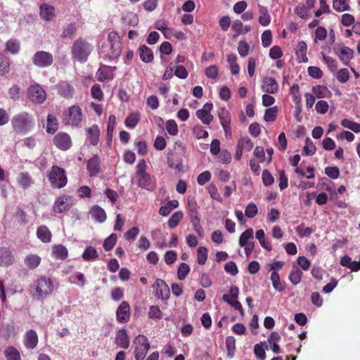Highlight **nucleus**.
<instances>
[{
	"label": "nucleus",
	"instance_id": "f257e3e1",
	"mask_svg": "<svg viewBox=\"0 0 360 360\" xmlns=\"http://www.w3.org/2000/svg\"><path fill=\"white\" fill-rule=\"evenodd\" d=\"M121 53V41L116 32H111L108 34V41L103 44L99 49L101 57L104 59H117Z\"/></svg>",
	"mask_w": 360,
	"mask_h": 360
},
{
	"label": "nucleus",
	"instance_id": "f03ea898",
	"mask_svg": "<svg viewBox=\"0 0 360 360\" xmlns=\"http://www.w3.org/2000/svg\"><path fill=\"white\" fill-rule=\"evenodd\" d=\"M35 120L32 115L21 112L13 117L11 126L13 131L18 134H26L34 127Z\"/></svg>",
	"mask_w": 360,
	"mask_h": 360
},
{
	"label": "nucleus",
	"instance_id": "7ed1b4c3",
	"mask_svg": "<svg viewBox=\"0 0 360 360\" xmlns=\"http://www.w3.org/2000/svg\"><path fill=\"white\" fill-rule=\"evenodd\" d=\"M94 46L82 38L77 39L72 46V56L73 59L84 63L87 60Z\"/></svg>",
	"mask_w": 360,
	"mask_h": 360
},
{
	"label": "nucleus",
	"instance_id": "20e7f679",
	"mask_svg": "<svg viewBox=\"0 0 360 360\" xmlns=\"http://www.w3.org/2000/svg\"><path fill=\"white\" fill-rule=\"evenodd\" d=\"M47 176L51 186L54 188H61L67 184L68 179L65 171L58 166H52Z\"/></svg>",
	"mask_w": 360,
	"mask_h": 360
},
{
	"label": "nucleus",
	"instance_id": "39448f33",
	"mask_svg": "<svg viewBox=\"0 0 360 360\" xmlns=\"http://www.w3.org/2000/svg\"><path fill=\"white\" fill-rule=\"evenodd\" d=\"M146 162L141 160L136 165V176L138 179L137 185L146 189H150L153 187L152 181L148 174L146 172Z\"/></svg>",
	"mask_w": 360,
	"mask_h": 360
},
{
	"label": "nucleus",
	"instance_id": "423d86ee",
	"mask_svg": "<svg viewBox=\"0 0 360 360\" xmlns=\"http://www.w3.org/2000/svg\"><path fill=\"white\" fill-rule=\"evenodd\" d=\"M53 290V284L49 278L41 277L35 283V290L39 297H46Z\"/></svg>",
	"mask_w": 360,
	"mask_h": 360
},
{
	"label": "nucleus",
	"instance_id": "0eeeda50",
	"mask_svg": "<svg viewBox=\"0 0 360 360\" xmlns=\"http://www.w3.org/2000/svg\"><path fill=\"white\" fill-rule=\"evenodd\" d=\"M32 63L38 68H44L49 67L53 62V55L47 51H37L32 58Z\"/></svg>",
	"mask_w": 360,
	"mask_h": 360
},
{
	"label": "nucleus",
	"instance_id": "6e6552de",
	"mask_svg": "<svg viewBox=\"0 0 360 360\" xmlns=\"http://www.w3.org/2000/svg\"><path fill=\"white\" fill-rule=\"evenodd\" d=\"M239 289L236 286H232L230 288V294H224L222 300L233 307L235 309L238 310L241 315H244V311L242 304L238 301Z\"/></svg>",
	"mask_w": 360,
	"mask_h": 360
},
{
	"label": "nucleus",
	"instance_id": "1a4fd4ad",
	"mask_svg": "<svg viewBox=\"0 0 360 360\" xmlns=\"http://www.w3.org/2000/svg\"><path fill=\"white\" fill-rule=\"evenodd\" d=\"M27 95L32 102L41 104L46 98L44 89L38 84H32L27 89Z\"/></svg>",
	"mask_w": 360,
	"mask_h": 360
},
{
	"label": "nucleus",
	"instance_id": "9d476101",
	"mask_svg": "<svg viewBox=\"0 0 360 360\" xmlns=\"http://www.w3.org/2000/svg\"><path fill=\"white\" fill-rule=\"evenodd\" d=\"M74 205V198L70 195H61L55 201L53 210L56 213L68 212Z\"/></svg>",
	"mask_w": 360,
	"mask_h": 360
},
{
	"label": "nucleus",
	"instance_id": "9b49d317",
	"mask_svg": "<svg viewBox=\"0 0 360 360\" xmlns=\"http://www.w3.org/2000/svg\"><path fill=\"white\" fill-rule=\"evenodd\" d=\"M134 343L137 345L135 348L136 360H143L150 347L147 338L144 335H139L135 338Z\"/></svg>",
	"mask_w": 360,
	"mask_h": 360
},
{
	"label": "nucleus",
	"instance_id": "f8f14e48",
	"mask_svg": "<svg viewBox=\"0 0 360 360\" xmlns=\"http://www.w3.org/2000/svg\"><path fill=\"white\" fill-rule=\"evenodd\" d=\"M65 124L71 126H78L82 119V110L79 106L70 107L65 113Z\"/></svg>",
	"mask_w": 360,
	"mask_h": 360
},
{
	"label": "nucleus",
	"instance_id": "ddd939ff",
	"mask_svg": "<svg viewBox=\"0 0 360 360\" xmlns=\"http://www.w3.org/2000/svg\"><path fill=\"white\" fill-rule=\"evenodd\" d=\"M130 306L126 301H122L116 310V319L120 323H126L130 319Z\"/></svg>",
	"mask_w": 360,
	"mask_h": 360
},
{
	"label": "nucleus",
	"instance_id": "4468645a",
	"mask_svg": "<svg viewBox=\"0 0 360 360\" xmlns=\"http://www.w3.org/2000/svg\"><path fill=\"white\" fill-rule=\"evenodd\" d=\"M54 145L59 149L66 150L72 145L70 136L65 132L57 134L53 138Z\"/></svg>",
	"mask_w": 360,
	"mask_h": 360
},
{
	"label": "nucleus",
	"instance_id": "2eb2a0df",
	"mask_svg": "<svg viewBox=\"0 0 360 360\" xmlns=\"http://www.w3.org/2000/svg\"><path fill=\"white\" fill-rule=\"evenodd\" d=\"M218 117L226 135L230 134L231 131L230 112L225 108H221L218 111Z\"/></svg>",
	"mask_w": 360,
	"mask_h": 360
},
{
	"label": "nucleus",
	"instance_id": "dca6fc26",
	"mask_svg": "<svg viewBox=\"0 0 360 360\" xmlns=\"http://www.w3.org/2000/svg\"><path fill=\"white\" fill-rule=\"evenodd\" d=\"M261 88L264 92L274 94L278 90V84L275 79L266 77L263 79Z\"/></svg>",
	"mask_w": 360,
	"mask_h": 360
},
{
	"label": "nucleus",
	"instance_id": "f3484780",
	"mask_svg": "<svg viewBox=\"0 0 360 360\" xmlns=\"http://www.w3.org/2000/svg\"><path fill=\"white\" fill-rule=\"evenodd\" d=\"M115 67L104 66L98 70L96 77L99 82H105L106 80H112L114 77V70Z\"/></svg>",
	"mask_w": 360,
	"mask_h": 360
},
{
	"label": "nucleus",
	"instance_id": "a211bd4d",
	"mask_svg": "<svg viewBox=\"0 0 360 360\" xmlns=\"http://www.w3.org/2000/svg\"><path fill=\"white\" fill-rule=\"evenodd\" d=\"M100 165V159L97 155L88 160L86 168L90 176H96L99 173L101 169Z\"/></svg>",
	"mask_w": 360,
	"mask_h": 360
},
{
	"label": "nucleus",
	"instance_id": "6ab92c4d",
	"mask_svg": "<svg viewBox=\"0 0 360 360\" xmlns=\"http://www.w3.org/2000/svg\"><path fill=\"white\" fill-rule=\"evenodd\" d=\"M38 343V336L35 330H29L25 335V345L27 349H34Z\"/></svg>",
	"mask_w": 360,
	"mask_h": 360
},
{
	"label": "nucleus",
	"instance_id": "aec40b11",
	"mask_svg": "<svg viewBox=\"0 0 360 360\" xmlns=\"http://www.w3.org/2000/svg\"><path fill=\"white\" fill-rule=\"evenodd\" d=\"M115 343L120 347L127 349L129 346V340L127 330L124 328L117 331L115 336Z\"/></svg>",
	"mask_w": 360,
	"mask_h": 360
},
{
	"label": "nucleus",
	"instance_id": "412c9836",
	"mask_svg": "<svg viewBox=\"0 0 360 360\" xmlns=\"http://www.w3.org/2000/svg\"><path fill=\"white\" fill-rule=\"evenodd\" d=\"M13 256L9 249L0 248V266H8L13 262Z\"/></svg>",
	"mask_w": 360,
	"mask_h": 360
},
{
	"label": "nucleus",
	"instance_id": "4be33fe9",
	"mask_svg": "<svg viewBox=\"0 0 360 360\" xmlns=\"http://www.w3.org/2000/svg\"><path fill=\"white\" fill-rule=\"evenodd\" d=\"M258 8L259 14L258 18L259 23L264 27L269 25L271 22V15L267 8L259 4Z\"/></svg>",
	"mask_w": 360,
	"mask_h": 360
},
{
	"label": "nucleus",
	"instance_id": "5701e85b",
	"mask_svg": "<svg viewBox=\"0 0 360 360\" xmlns=\"http://www.w3.org/2000/svg\"><path fill=\"white\" fill-rule=\"evenodd\" d=\"M87 139L92 146H96L99 141L100 130L97 125L94 124L86 129Z\"/></svg>",
	"mask_w": 360,
	"mask_h": 360
},
{
	"label": "nucleus",
	"instance_id": "b1692460",
	"mask_svg": "<svg viewBox=\"0 0 360 360\" xmlns=\"http://www.w3.org/2000/svg\"><path fill=\"white\" fill-rule=\"evenodd\" d=\"M89 213L91 214V217L95 221H96L99 223L104 222L107 217L105 210L102 207H101L98 205H94L91 209Z\"/></svg>",
	"mask_w": 360,
	"mask_h": 360
},
{
	"label": "nucleus",
	"instance_id": "393cba45",
	"mask_svg": "<svg viewBox=\"0 0 360 360\" xmlns=\"http://www.w3.org/2000/svg\"><path fill=\"white\" fill-rule=\"evenodd\" d=\"M353 50L347 46L341 48L339 52L337 53V55L339 57L340 60L345 65H347L349 64V60L353 58Z\"/></svg>",
	"mask_w": 360,
	"mask_h": 360
},
{
	"label": "nucleus",
	"instance_id": "a878e982",
	"mask_svg": "<svg viewBox=\"0 0 360 360\" xmlns=\"http://www.w3.org/2000/svg\"><path fill=\"white\" fill-rule=\"evenodd\" d=\"M58 89L59 94L65 98H70L73 95L74 89L65 81L59 82Z\"/></svg>",
	"mask_w": 360,
	"mask_h": 360
},
{
	"label": "nucleus",
	"instance_id": "bb28decb",
	"mask_svg": "<svg viewBox=\"0 0 360 360\" xmlns=\"http://www.w3.org/2000/svg\"><path fill=\"white\" fill-rule=\"evenodd\" d=\"M17 181L23 189L30 188L33 184V180L28 172H20L17 178Z\"/></svg>",
	"mask_w": 360,
	"mask_h": 360
},
{
	"label": "nucleus",
	"instance_id": "cd10ccee",
	"mask_svg": "<svg viewBox=\"0 0 360 360\" xmlns=\"http://www.w3.org/2000/svg\"><path fill=\"white\" fill-rule=\"evenodd\" d=\"M77 32V26L75 22H71L67 25L63 30L60 35L61 38L64 40H72Z\"/></svg>",
	"mask_w": 360,
	"mask_h": 360
},
{
	"label": "nucleus",
	"instance_id": "c85d7f7f",
	"mask_svg": "<svg viewBox=\"0 0 360 360\" xmlns=\"http://www.w3.org/2000/svg\"><path fill=\"white\" fill-rule=\"evenodd\" d=\"M231 28L236 32V34L233 36L234 37H236L240 34H245L249 32L251 30V26L243 25L240 20H236L232 24Z\"/></svg>",
	"mask_w": 360,
	"mask_h": 360
},
{
	"label": "nucleus",
	"instance_id": "c756f323",
	"mask_svg": "<svg viewBox=\"0 0 360 360\" xmlns=\"http://www.w3.org/2000/svg\"><path fill=\"white\" fill-rule=\"evenodd\" d=\"M40 15L44 20H51L54 17V7L46 4L41 5Z\"/></svg>",
	"mask_w": 360,
	"mask_h": 360
},
{
	"label": "nucleus",
	"instance_id": "7c9ffc66",
	"mask_svg": "<svg viewBox=\"0 0 360 360\" xmlns=\"http://www.w3.org/2000/svg\"><path fill=\"white\" fill-rule=\"evenodd\" d=\"M270 279L274 288L278 292H282L285 289V281H281L278 272H272Z\"/></svg>",
	"mask_w": 360,
	"mask_h": 360
},
{
	"label": "nucleus",
	"instance_id": "2f4dec72",
	"mask_svg": "<svg viewBox=\"0 0 360 360\" xmlns=\"http://www.w3.org/2000/svg\"><path fill=\"white\" fill-rule=\"evenodd\" d=\"M307 45L304 41H299L297 45L296 55L300 58V62L307 63L308 58L307 57Z\"/></svg>",
	"mask_w": 360,
	"mask_h": 360
},
{
	"label": "nucleus",
	"instance_id": "473e14b6",
	"mask_svg": "<svg viewBox=\"0 0 360 360\" xmlns=\"http://www.w3.org/2000/svg\"><path fill=\"white\" fill-rule=\"evenodd\" d=\"M139 51L140 58L142 61L149 63L153 59L154 56L152 50L146 45L141 46Z\"/></svg>",
	"mask_w": 360,
	"mask_h": 360
},
{
	"label": "nucleus",
	"instance_id": "72a5a7b5",
	"mask_svg": "<svg viewBox=\"0 0 360 360\" xmlns=\"http://www.w3.org/2000/svg\"><path fill=\"white\" fill-rule=\"evenodd\" d=\"M37 235L38 238L44 243H49L51 240V233L46 226H39Z\"/></svg>",
	"mask_w": 360,
	"mask_h": 360
},
{
	"label": "nucleus",
	"instance_id": "f704fd0d",
	"mask_svg": "<svg viewBox=\"0 0 360 360\" xmlns=\"http://www.w3.org/2000/svg\"><path fill=\"white\" fill-rule=\"evenodd\" d=\"M179 205L177 200H172L167 202V203L162 206L159 209V214L162 216H167L173 210L178 207Z\"/></svg>",
	"mask_w": 360,
	"mask_h": 360
},
{
	"label": "nucleus",
	"instance_id": "c9c22d12",
	"mask_svg": "<svg viewBox=\"0 0 360 360\" xmlns=\"http://www.w3.org/2000/svg\"><path fill=\"white\" fill-rule=\"evenodd\" d=\"M58 128V122L55 115L49 114L47 116L46 132L49 134H54Z\"/></svg>",
	"mask_w": 360,
	"mask_h": 360
},
{
	"label": "nucleus",
	"instance_id": "e433bc0d",
	"mask_svg": "<svg viewBox=\"0 0 360 360\" xmlns=\"http://www.w3.org/2000/svg\"><path fill=\"white\" fill-rule=\"evenodd\" d=\"M312 91L314 96L318 98H327L331 94L328 89L323 85H316L313 86Z\"/></svg>",
	"mask_w": 360,
	"mask_h": 360
},
{
	"label": "nucleus",
	"instance_id": "4c0bfd02",
	"mask_svg": "<svg viewBox=\"0 0 360 360\" xmlns=\"http://www.w3.org/2000/svg\"><path fill=\"white\" fill-rule=\"evenodd\" d=\"M40 262V257L34 254H30L25 258V264L30 269L37 268Z\"/></svg>",
	"mask_w": 360,
	"mask_h": 360
},
{
	"label": "nucleus",
	"instance_id": "58836bf2",
	"mask_svg": "<svg viewBox=\"0 0 360 360\" xmlns=\"http://www.w3.org/2000/svg\"><path fill=\"white\" fill-rule=\"evenodd\" d=\"M84 261H93L98 257L96 250L92 246H88L82 255Z\"/></svg>",
	"mask_w": 360,
	"mask_h": 360
},
{
	"label": "nucleus",
	"instance_id": "ea45409f",
	"mask_svg": "<svg viewBox=\"0 0 360 360\" xmlns=\"http://www.w3.org/2000/svg\"><path fill=\"white\" fill-rule=\"evenodd\" d=\"M140 120V114L139 112H131L125 119V125L131 129H134Z\"/></svg>",
	"mask_w": 360,
	"mask_h": 360
},
{
	"label": "nucleus",
	"instance_id": "a19ab883",
	"mask_svg": "<svg viewBox=\"0 0 360 360\" xmlns=\"http://www.w3.org/2000/svg\"><path fill=\"white\" fill-rule=\"evenodd\" d=\"M55 257L60 259H65L68 257V249L62 245H55L52 250Z\"/></svg>",
	"mask_w": 360,
	"mask_h": 360
},
{
	"label": "nucleus",
	"instance_id": "79ce46f5",
	"mask_svg": "<svg viewBox=\"0 0 360 360\" xmlns=\"http://www.w3.org/2000/svg\"><path fill=\"white\" fill-rule=\"evenodd\" d=\"M4 354L7 360H20V354L16 348L12 346L8 347L5 351Z\"/></svg>",
	"mask_w": 360,
	"mask_h": 360
},
{
	"label": "nucleus",
	"instance_id": "37998d69",
	"mask_svg": "<svg viewBox=\"0 0 360 360\" xmlns=\"http://www.w3.org/2000/svg\"><path fill=\"white\" fill-rule=\"evenodd\" d=\"M122 21L127 25L135 26L139 23V18L135 13L129 12L122 16Z\"/></svg>",
	"mask_w": 360,
	"mask_h": 360
},
{
	"label": "nucleus",
	"instance_id": "c03bdc74",
	"mask_svg": "<svg viewBox=\"0 0 360 360\" xmlns=\"http://www.w3.org/2000/svg\"><path fill=\"white\" fill-rule=\"evenodd\" d=\"M184 213L182 211L175 212L169 219L168 220V226L171 229H174L176 227L180 222V221L183 219Z\"/></svg>",
	"mask_w": 360,
	"mask_h": 360
},
{
	"label": "nucleus",
	"instance_id": "a18cd8bd",
	"mask_svg": "<svg viewBox=\"0 0 360 360\" xmlns=\"http://www.w3.org/2000/svg\"><path fill=\"white\" fill-rule=\"evenodd\" d=\"M253 233H254V231L252 228H249V229H246L245 231H243L239 237V241H238L239 245L240 247H243V246H245V245L247 244V243H249L248 240L250 238H253Z\"/></svg>",
	"mask_w": 360,
	"mask_h": 360
},
{
	"label": "nucleus",
	"instance_id": "49530a36",
	"mask_svg": "<svg viewBox=\"0 0 360 360\" xmlns=\"http://www.w3.org/2000/svg\"><path fill=\"white\" fill-rule=\"evenodd\" d=\"M226 347L227 349V356L232 358L236 350V340L233 336L226 337Z\"/></svg>",
	"mask_w": 360,
	"mask_h": 360
},
{
	"label": "nucleus",
	"instance_id": "de8ad7c7",
	"mask_svg": "<svg viewBox=\"0 0 360 360\" xmlns=\"http://www.w3.org/2000/svg\"><path fill=\"white\" fill-rule=\"evenodd\" d=\"M10 71V60L4 55L0 53V75H5Z\"/></svg>",
	"mask_w": 360,
	"mask_h": 360
},
{
	"label": "nucleus",
	"instance_id": "09e8293b",
	"mask_svg": "<svg viewBox=\"0 0 360 360\" xmlns=\"http://www.w3.org/2000/svg\"><path fill=\"white\" fill-rule=\"evenodd\" d=\"M333 7L338 12H342L350 9V6L347 2V0H333Z\"/></svg>",
	"mask_w": 360,
	"mask_h": 360
},
{
	"label": "nucleus",
	"instance_id": "8fccbe9b",
	"mask_svg": "<svg viewBox=\"0 0 360 360\" xmlns=\"http://www.w3.org/2000/svg\"><path fill=\"white\" fill-rule=\"evenodd\" d=\"M341 125L345 128H347L355 133L360 132V124L349 120L348 119H343L341 121Z\"/></svg>",
	"mask_w": 360,
	"mask_h": 360
},
{
	"label": "nucleus",
	"instance_id": "3c124183",
	"mask_svg": "<svg viewBox=\"0 0 360 360\" xmlns=\"http://www.w3.org/2000/svg\"><path fill=\"white\" fill-rule=\"evenodd\" d=\"M302 277V272L298 268H293L289 275V280L293 285H297Z\"/></svg>",
	"mask_w": 360,
	"mask_h": 360
},
{
	"label": "nucleus",
	"instance_id": "603ef678",
	"mask_svg": "<svg viewBox=\"0 0 360 360\" xmlns=\"http://www.w3.org/2000/svg\"><path fill=\"white\" fill-rule=\"evenodd\" d=\"M117 235L115 233L110 234L103 242V246L105 251L111 250L116 244Z\"/></svg>",
	"mask_w": 360,
	"mask_h": 360
},
{
	"label": "nucleus",
	"instance_id": "864d4df0",
	"mask_svg": "<svg viewBox=\"0 0 360 360\" xmlns=\"http://www.w3.org/2000/svg\"><path fill=\"white\" fill-rule=\"evenodd\" d=\"M294 11L300 18L302 19H308L311 17L310 11L308 10L303 4L297 6Z\"/></svg>",
	"mask_w": 360,
	"mask_h": 360
},
{
	"label": "nucleus",
	"instance_id": "5fc2aeb1",
	"mask_svg": "<svg viewBox=\"0 0 360 360\" xmlns=\"http://www.w3.org/2000/svg\"><path fill=\"white\" fill-rule=\"evenodd\" d=\"M116 124V117L114 115H110L108 117L107 127V137L108 141H111L113 135L115 126Z\"/></svg>",
	"mask_w": 360,
	"mask_h": 360
},
{
	"label": "nucleus",
	"instance_id": "6e6d98bb",
	"mask_svg": "<svg viewBox=\"0 0 360 360\" xmlns=\"http://www.w3.org/2000/svg\"><path fill=\"white\" fill-rule=\"evenodd\" d=\"M207 249L205 247L200 246L197 250L198 263L200 265L205 264L207 259Z\"/></svg>",
	"mask_w": 360,
	"mask_h": 360
},
{
	"label": "nucleus",
	"instance_id": "4d7b16f0",
	"mask_svg": "<svg viewBox=\"0 0 360 360\" xmlns=\"http://www.w3.org/2000/svg\"><path fill=\"white\" fill-rule=\"evenodd\" d=\"M316 151V148L311 139L307 137L305 140V146L303 148V153L305 155H313Z\"/></svg>",
	"mask_w": 360,
	"mask_h": 360
},
{
	"label": "nucleus",
	"instance_id": "13d9d810",
	"mask_svg": "<svg viewBox=\"0 0 360 360\" xmlns=\"http://www.w3.org/2000/svg\"><path fill=\"white\" fill-rule=\"evenodd\" d=\"M278 108L276 106L267 108L265 110L264 119L266 122H274L277 117Z\"/></svg>",
	"mask_w": 360,
	"mask_h": 360
},
{
	"label": "nucleus",
	"instance_id": "bf43d9fd",
	"mask_svg": "<svg viewBox=\"0 0 360 360\" xmlns=\"http://www.w3.org/2000/svg\"><path fill=\"white\" fill-rule=\"evenodd\" d=\"M20 48V43L16 39H10L6 43V50L12 54H17Z\"/></svg>",
	"mask_w": 360,
	"mask_h": 360
},
{
	"label": "nucleus",
	"instance_id": "052dcab7",
	"mask_svg": "<svg viewBox=\"0 0 360 360\" xmlns=\"http://www.w3.org/2000/svg\"><path fill=\"white\" fill-rule=\"evenodd\" d=\"M165 129L171 136H176L178 134V126L174 120L167 121L165 124Z\"/></svg>",
	"mask_w": 360,
	"mask_h": 360
},
{
	"label": "nucleus",
	"instance_id": "680f3d73",
	"mask_svg": "<svg viewBox=\"0 0 360 360\" xmlns=\"http://www.w3.org/2000/svg\"><path fill=\"white\" fill-rule=\"evenodd\" d=\"M190 271L189 266L186 263H181L179 266L177 275L179 280H184Z\"/></svg>",
	"mask_w": 360,
	"mask_h": 360
},
{
	"label": "nucleus",
	"instance_id": "e2e57ef3",
	"mask_svg": "<svg viewBox=\"0 0 360 360\" xmlns=\"http://www.w3.org/2000/svg\"><path fill=\"white\" fill-rule=\"evenodd\" d=\"M238 143L240 145V147H242L243 150L247 151H250L254 147L253 142L248 137H242L239 139Z\"/></svg>",
	"mask_w": 360,
	"mask_h": 360
},
{
	"label": "nucleus",
	"instance_id": "0e129e2a",
	"mask_svg": "<svg viewBox=\"0 0 360 360\" xmlns=\"http://www.w3.org/2000/svg\"><path fill=\"white\" fill-rule=\"evenodd\" d=\"M258 212V209L256 205V204L253 202H250L245 210V214L248 218H253L255 217Z\"/></svg>",
	"mask_w": 360,
	"mask_h": 360
},
{
	"label": "nucleus",
	"instance_id": "69168bd1",
	"mask_svg": "<svg viewBox=\"0 0 360 360\" xmlns=\"http://www.w3.org/2000/svg\"><path fill=\"white\" fill-rule=\"evenodd\" d=\"M295 231L300 238L309 236L312 233L311 229L309 227H304L303 224L297 226L295 229Z\"/></svg>",
	"mask_w": 360,
	"mask_h": 360
},
{
	"label": "nucleus",
	"instance_id": "338daca9",
	"mask_svg": "<svg viewBox=\"0 0 360 360\" xmlns=\"http://www.w3.org/2000/svg\"><path fill=\"white\" fill-rule=\"evenodd\" d=\"M196 116L205 124H210L214 118L213 115L211 114L205 113L199 110L196 111Z\"/></svg>",
	"mask_w": 360,
	"mask_h": 360
},
{
	"label": "nucleus",
	"instance_id": "774afa93",
	"mask_svg": "<svg viewBox=\"0 0 360 360\" xmlns=\"http://www.w3.org/2000/svg\"><path fill=\"white\" fill-rule=\"evenodd\" d=\"M337 79L341 83H345L349 79V72L347 68H342L338 72L336 75Z\"/></svg>",
	"mask_w": 360,
	"mask_h": 360
}]
</instances>
